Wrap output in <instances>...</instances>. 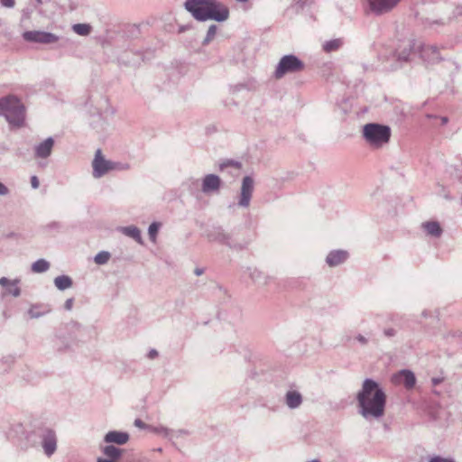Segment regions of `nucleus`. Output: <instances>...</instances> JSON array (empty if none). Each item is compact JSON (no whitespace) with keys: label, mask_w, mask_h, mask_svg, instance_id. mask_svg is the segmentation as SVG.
Instances as JSON below:
<instances>
[{"label":"nucleus","mask_w":462,"mask_h":462,"mask_svg":"<svg viewBox=\"0 0 462 462\" xmlns=\"http://www.w3.org/2000/svg\"><path fill=\"white\" fill-rule=\"evenodd\" d=\"M221 179L216 174H207L202 180L201 190L205 194L218 192Z\"/></svg>","instance_id":"ddd939ff"},{"label":"nucleus","mask_w":462,"mask_h":462,"mask_svg":"<svg viewBox=\"0 0 462 462\" xmlns=\"http://www.w3.org/2000/svg\"><path fill=\"white\" fill-rule=\"evenodd\" d=\"M158 356H159V353L156 349H151L147 354V357L149 359H154V358L158 357Z\"/></svg>","instance_id":"c03bdc74"},{"label":"nucleus","mask_w":462,"mask_h":462,"mask_svg":"<svg viewBox=\"0 0 462 462\" xmlns=\"http://www.w3.org/2000/svg\"><path fill=\"white\" fill-rule=\"evenodd\" d=\"M348 255V252L346 250H332L328 254L326 263L328 266L335 267L345 263Z\"/></svg>","instance_id":"dca6fc26"},{"label":"nucleus","mask_w":462,"mask_h":462,"mask_svg":"<svg viewBox=\"0 0 462 462\" xmlns=\"http://www.w3.org/2000/svg\"><path fill=\"white\" fill-rule=\"evenodd\" d=\"M105 456L107 457V460L116 461L119 459L123 454V449L116 448L113 445H107L102 449Z\"/></svg>","instance_id":"5701e85b"},{"label":"nucleus","mask_w":462,"mask_h":462,"mask_svg":"<svg viewBox=\"0 0 462 462\" xmlns=\"http://www.w3.org/2000/svg\"><path fill=\"white\" fill-rule=\"evenodd\" d=\"M134 424L135 427H137L139 429H145V430H150V426H151V425H148V424L144 423L140 419H135Z\"/></svg>","instance_id":"4c0bfd02"},{"label":"nucleus","mask_w":462,"mask_h":462,"mask_svg":"<svg viewBox=\"0 0 462 462\" xmlns=\"http://www.w3.org/2000/svg\"><path fill=\"white\" fill-rule=\"evenodd\" d=\"M0 116L13 125L20 126L24 121V106L20 99L10 95L0 98Z\"/></svg>","instance_id":"7ed1b4c3"},{"label":"nucleus","mask_w":462,"mask_h":462,"mask_svg":"<svg viewBox=\"0 0 462 462\" xmlns=\"http://www.w3.org/2000/svg\"><path fill=\"white\" fill-rule=\"evenodd\" d=\"M429 462H455L452 458L442 457L440 456H435L431 457Z\"/></svg>","instance_id":"e433bc0d"},{"label":"nucleus","mask_w":462,"mask_h":462,"mask_svg":"<svg viewBox=\"0 0 462 462\" xmlns=\"http://www.w3.org/2000/svg\"><path fill=\"white\" fill-rule=\"evenodd\" d=\"M217 31V26L216 24H211L207 32L206 37L204 38L202 44L208 45L209 44L213 39L215 38Z\"/></svg>","instance_id":"7c9ffc66"},{"label":"nucleus","mask_w":462,"mask_h":462,"mask_svg":"<svg viewBox=\"0 0 462 462\" xmlns=\"http://www.w3.org/2000/svg\"><path fill=\"white\" fill-rule=\"evenodd\" d=\"M236 2H239V3H246L248 2L249 0H236Z\"/></svg>","instance_id":"3c124183"},{"label":"nucleus","mask_w":462,"mask_h":462,"mask_svg":"<svg viewBox=\"0 0 462 462\" xmlns=\"http://www.w3.org/2000/svg\"><path fill=\"white\" fill-rule=\"evenodd\" d=\"M150 431L161 435L163 438L167 439L168 433H169V428L164 426H150Z\"/></svg>","instance_id":"473e14b6"},{"label":"nucleus","mask_w":462,"mask_h":462,"mask_svg":"<svg viewBox=\"0 0 462 462\" xmlns=\"http://www.w3.org/2000/svg\"><path fill=\"white\" fill-rule=\"evenodd\" d=\"M401 0H368L371 11L375 14L390 12Z\"/></svg>","instance_id":"f8f14e48"},{"label":"nucleus","mask_w":462,"mask_h":462,"mask_svg":"<svg viewBox=\"0 0 462 462\" xmlns=\"http://www.w3.org/2000/svg\"><path fill=\"white\" fill-rule=\"evenodd\" d=\"M357 411L365 420H379L384 416L386 394L380 384L366 378L356 393Z\"/></svg>","instance_id":"f257e3e1"},{"label":"nucleus","mask_w":462,"mask_h":462,"mask_svg":"<svg viewBox=\"0 0 462 462\" xmlns=\"http://www.w3.org/2000/svg\"><path fill=\"white\" fill-rule=\"evenodd\" d=\"M442 382H443V378H440V377H433V378L431 379V383H432V384H433L434 386H436V385L439 384V383H442Z\"/></svg>","instance_id":"49530a36"},{"label":"nucleus","mask_w":462,"mask_h":462,"mask_svg":"<svg viewBox=\"0 0 462 462\" xmlns=\"http://www.w3.org/2000/svg\"><path fill=\"white\" fill-rule=\"evenodd\" d=\"M129 440V435L126 432L111 430L108 431L105 437L104 441L106 443H116L117 445H124Z\"/></svg>","instance_id":"aec40b11"},{"label":"nucleus","mask_w":462,"mask_h":462,"mask_svg":"<svg viewBox=\"0 0 462 462\" xmlns=\"http://www.w3.org/2000/svg\"><path fill=\"white\" fill-rule=\"evenodd\" d=\"M23 39L27 42L51 44L59 41V36L44 31H26L23 33Z\"/></svg>","instance_id":"423d86ee"},{"label":"nucleus","mask_w":462,"mask_h":462,"mask_svg":"<svg viewBox=\"0 0 462 462\" xmlns=\"http://www.w3.org/2000/svg\"><path fill=\"white\" fill-rule=\"evenodd\" d=\"M245 273L251 278V280L258 285H267L272 277L264 274L263 272L254 267H248Z\"/></svg>","instance_id":"a211bd4d"},{"label":"nucleus","mask_w":462,"mask_h":462,"mask_svg":"<svg viewBox=\"0 0 462 462\" xmlns=\"http://www.w3.org/2000/svg\"><path fill=\"white\" fill-rule=\"evenodd\" d=\"M396 383H402L408 390L412 389L416 383V377L413 372L403 369L393 375Z\"/></svg>","instance_id":"4468645a"},{"label":"nucleus","mask_w":462,"mask_h":462,"mask_svg":"<svg viewBox=\"0 0 462 462\" xmlns=\"http://www.w3.org/2000/svg\"><path fill=\"white\" fill-rule=\"evenodd\" d=\"M184 6L199 22H224L229 17L228 8L217 0H186Z\"/></svg>","instance_id":"f03ea898"},{"label":"nucleus","mask_w":462,"mask_h":462,"mask_svg":"<svg viewBox=\"0 0 462 462\" xmlns=\"http://www.w3.org/2000/svg\"><path fill=\"white\" fill-rule=\"evenodd\" d=\"M161 226V224L158 222H152L148 228V235L150 237V240L154 242L159 231V228Z\"/></svg>","instance_id":"2f4dec72"},{"label":"nucleus","mask_w":462,"mask_h":462,"mask_svg":"<svg viewBox=\"0 0 462 462\" xmlns=\"http://www.w3.org/2000/svg\"><path fill=\"white\" fill-rule=\"evenodd\" d=\"M343 45L341 39H333L323 43L324 51L329 53L337 51Z\"/></svg>","instance_id":"a878e982"},{"label":"nucleus","mask_w":462,"mask_h":462,"mask_svg":"<svg viewBox=\"0 0 462 462\" xmlns=\"http://www.w3.org/2000/svg\"><path fill=\"white\" fill-rule=\"evenodd\" d=\"M40 437L42 439V446L44 453L48 457L51 456L57 448L55 432L52 430L44 429L41 430Z\"/></svg>","instance_id":"9d476101"},{"label":"nucleus","mask_w":462,"mask_h":462,"mask_svg":"<svg viewBox=\"0 0 462 462\" xmlns=\"http://www.w3.org/2000/svg\"><path fill=\"white\" fill-rule=\"evenodd\" d=\"M306 462H319V459H312L310 461H306Z\"/></svg>","instance_id":"603ef678"},{"label":"nucleus","mask_w":462,"mask_h":462,"mask_svg":"<svg viewBox=\"0 0 462 462\" xmlns=\"http://www.w3.org/2000/svg\"><path fill=\"white\" fill-rule=\"evenodd\" d=\"M189 434V431L185 429L173 430L169 429V433L167 436V439L171 442H174L175 439L184 438Z\"/></svg>","instance_id":"cd10ccee"},{"label":"nucleus","mask_w":462,"mask_h":462,"mask_svg":"<svg viewBox=\"0 0 462 462\" xmlns=\"http://www.w3.org/2000/svg\"><path fill=\"white\" fill-rule=\"evenodd\" d=\"M425 232L434 237H439L442 234V228L437 221H429L422 224Z\"/></svg>","instance_id":"4be33fe9"},{"label":"nucleus","mask_w":462,"mask_h":462,"mask_svg":"<svg viewBox=\"0 0 462 462\" xmlns=\"http://www.w3.org/2000/svg\"><path fill=\"white\" fill-rule=\"evenodd\" d=\"M9 192V189L0 181V196H7Z\"/></svg>","instance_id":"a19ab883"},{"label":"nucleus","mask_w":462,"mask_h":462,"mask_svg":"<svg viewBox=\"0 0 462 462\" xmlns=\"http://www.w3.org/2000/svg\"><path fill=\"white\" fill-rule=\"evenodd\" d=\"M254 189V180L251 176H245L242 180L240 194L238 197L237 205L240 208H247L250 206V201Z\"/></svg>","instance_id":"0eeeda50"},{"label":"nucleus","mask_w":462,"mask_h":462,"mask_svg":"<svg viewBox=\"0 0 462 462\" xmlns=\"http://www.w3.org/2000/svg\"><path fill=\"white\" fill-rule=\"evenodd\" d=\"M97 462H116V461L107 460V459H105V458H98Z\"/></svg>","instance_id":"09e8293b"},{"label":"nucleus","mask_w":462,"mask_h":462,"mask_svg":"<svg viewBox=\"0 0 462 462\" xmlns=\"http://www.w3.org/2000/svg\"><path fill=\"white\" fill-rule=\"evenodd\" d=\"M383 333L386 337H393L397 335V330L393 328H387L383 329Z\"/></svg>","instance_id":"c9c22d12"},{"label":"nucleus","mask_w":462,"mask_h":462,"mask_svg":"<svg viewBox=\"0 0 462 462\" xmlns=\"http://www.w3.org/2000/svg\"><path fill=\"white\" fill-rule=\"evenodd\" d=\"M50 263L45 259H39L32 264V271L35 273H42L48 271Z\"/></svg>","instance_id":"bb28decb"},{"label":"nucleus","mask_w":462,"mask_h":462,"mask_svg":"<svg viewBox=\"0 0 462 462\" xmlns=\"http://www.w3.org/2000/svg\"><path fill=\"white\" fill-rule=\"evenodd\" d=\"M207 238L211 242H217L229 247H236L232 244L231 235L226 233L222 226H213L207 231Z\"/></svg>","instance_id":"1a4fd4ad"},{"label":"nucleus","mask_w":462,"mask_h":462,"mask_svg":"<svg viewBox=\"0 0 462 462\" xmlns=\"http://www.w3.org/2000/svg\"><path fill=\"white\" fill-rule=\"evenodd\" d=\"M31 185H32V188L34 189L39 188L40 182H39L37 176L31 177Z\"/></svg>","instance_id":"79ce46f5"},{"label":"nucleus","mask_w":462,"mask_h":462,"mask_svg":"<svg viewBox=\"0 0 462 462\" xmlns=\"http://www.w3.org/2000/svg\"><path fill=\"white\" fill-rule=\"evenodd\" d=\"M111 167H113V171H126L130 169V165L128 163H120L116 162H112Z\"/></svg>","instance_id":"f704fd0d"},{"label":"nucleus","mask_w":462,"mask_h":462,"mask_svg":"<svg viewBox=\"0 0 462 462\" xmlns=\"http://www.w3.org/2000/svg\"><path fill=\"white\" fill-rule=\"evenodd\" d=\"M72 30L79 35L87 36L91 32V26L88 23H76Z\"/></svg>","instance_id":"c85d7f7f"},{"label":"nucleus","mask_w":462,"mask_h":462,"mask_svg":"<svg viewBox=\"0 0 462 462\" xmlns=\"http://www.w3.org/2000/svg\"><path fill=\"white\" fill-rule=\"evenodd\" d=\"M112 161L106 160L102 155V152L100 149H97L94 160L92 162L93 168V177L95 179H99L108 171H113Z\"/></svg>","instance_id":"6e6552de"},{"label":"nucleus","mask_w":462,"mask_h":462,"mask_svg":"<svg viewBox=\"0 0 462 462\" xmlns=\"http://www.w3.org/2000/svg\"><path fill=\"white\" fill-rule=\"evenodd\" d=\"M356 340L363 346L366 345L368 343V339L364 337L363 335L359 334L356 337Z\"/></svg>","instance_id":"37998d69"},{"label":"nucleus","mask_w":462,"mask_h":462,"mask_svg":"<svg viewBox=\"0 0 462 462\" xmlns=\"http://www.w3.org/2000/svg\"><path fill=\"white\" fill-rule=\"evenodd\" d=\"M194 273L197 276H200V275H202L204 273V269H202V268H196L194 270Z\"/></svg>","instance_id":"de8ad7c7"},{"label":"nucleus","mask_w":462,"mask_h":462,"mask_svg":"<svg viewBox=\"0 0 462 462\" xmlns=\"http://www.w3.org/2000/svg\"><path fill=\"white\" fill-rule=\"evenodd\" d=\"M72 306H73V299H68L66 300L65 303H64V308L67 310H70L72 309Z\"/></svg>","instance_id":"a18cd8bd"},{"label":"nucleus","mask_w":462,"mask_h":462,"mask_svg":"<svg viewBox=\"0 0 462 462\" xmlns=\"http://www.w3.org/2000/svg\"><path fill=\"white\" fill-rule=\"evenodd\" d=\"M303 402L302 395L296 390H290L284 396V402L288 408L294 410L299 408Z\"/></svg>","instance_id":"6ab92c4d"},{"label":"nucleus","mask_w":462,"mask_h":462,"mask_svg":"<svg viewBox=\"0 0 462 462\" xmlns=\"http://www.w3.org/2000/svg\"><path fill=\"white\" fill-rule=\"evenodd\" d=\"M448 117H446V116H443V117L441 118V123H442V125H446V124L448 123Z\"/></svg>","instance_id":"8fccbe9b"},{"label":"nucleus","mask_w":462,"mask_h":462,"mask_svg":"<svg viewBox=\"0 0 462 462\" xmlns=\"http://www.w3.org/2000/svg\"><path fill=\"white\" fill-rule=\"evenodd\" d=\"M119 231L123 235L133 238L137 243L143 244L141 231H140V229L137 226H122V227L119 228Z\"/></svg>","instance_id":"412c9836"},{"label":"nucleus","mask_w":462,"mask_h":462,"mask_svg":"<svg viewBox=\"0 0 462 462\" xmlns=\"http://www.w3.org/2000/svg\"><path fill=\"white\" fill-rule=\"evenodd\" d=\"M421 58L428 62H437L441 60L438 47L434 45H423L420 49Z\"/></svg>","instance_id":"f3484780"},{"label":"nucleus","mask_w":462,"mask_h":462,"mask_svg":"<svg viewBox=\"0 0 462 462\" xmlns=\"http://www.w3.org/2000/svg\"><path fill=\"white\" fill-rule=\"evenodd\" d=\"M110 253L107 251H101L96 254L94 261L98 265L106 264L110 259Z\"/></svg>","instance_id":"c756f323"},{"label":"nucleus","mask_w":462,"mask_h":462,"mask_svg":"<svg viewBox=\"0 0 462 462\" xmlns=\"http://www.w3.org/2000/svg\"><path fill=\"white\" fill-rule=\"evenodd\" d=\"M229 166L234 167L238 170L241 168V162H236L233 160H227L220 164V170L223 171L224 169H226V167H229Z\"/></svg>","instance_id":"72a5a7b5"},{"label":"nucleus","mask_w":462,"mask_h":462,"mask_svg":"<svg viewBox=\"0 0 462 462\" xmlns=\"http://www.w3.org/2000/svg\"><path fill=\"white\" fill-rule=\"evenodd\" d=\"M413 49V44L411 41L403 42V47L402 51H398L397 60L399 61H407L408 57L411 54V50Z\"/></svg>","instance_id":"393cba45"},{"label":"nucleus","mask_w":462,"mask_h":462,"mask_svg":"<svg viewBox=\"0 0 462 462\" xmlns=\"http://www.w3.org/2000/svg\"><path fill=\"white\" fill-rule=\"evenodd\" d=\"M72 279L68 275H60L54 279V285L60 291H65L72 286Z\"/></svg>","instance_id":"b1692460"},{"label":"nucleus","mask_w":462,"mask_h":462,"mask_svg":"<svg viewBox=\"0 0 462 462\" xmlns=\"http://www.w3.org/2000/svg\"><path fill=\"white\" fill-rule=\"evenodd\" d=\"M363 136L369 145L380 148L389 142L391 128L387 125L369 123L363 128Z\"/></svg>","instance_id":"20e7f679"},{"label":"nucleus","mask_w":462,"mask_h":462,"mask_svg":"<svg viewBox=\"0 0 462 462\" xmlns=\"http://www.w3.org/2000/svg\"><path fill=\"white\" fill-rule=\"evenodd\" d=\"M304 68L305 65L302 60L293 54H288L281 58L273 75L275 79H280L286 74L300 72Z\"/></svg>","instance_id":"39448f33"},{"label":"nucleus","mask_w":462,"mask_h":462,"mask_svg":"<svg viewBox=\"0 0 462 462\" xmlns=\"http://www.w3.org/2000/svg\"><path fill=\"white\" fill-rule=\"evenodd\" d=\"M20 280L15 279L10 281L6 277L0 278V286L5 289L3 296L12 295L14 297H19L21 295V289L18 286Z\"/></svg>","instance_id":"2eb2a0df"},{"label":"nucleus","mask_w":462,"mask_h":462,"mask_svg":"<svg viewBox=\"0 0 462 462\" xmlns=\"http://www.w3.org/2000/svg\"><path fill=\"white\" fill-rule=\"evenodd\" d=\"M28 314L32 319H38L42 316V313L36 311L34 308H31Z\"/></svg>","instance_id":"ea45409f"},{"label":"nucleus","mask_w":462,"mask_h":462,"mask_svg":"<svg viewBox=\"0 0 462 462\" xmlns=\"http://www.w3.org/2000/svg\"><path fill=\"white\" fill-rule=\"evenodd\" d=\"M0 4L4 7L13 8L15 5V1L14 0H0Z\"/></svg>","instance_id":"58836bf2"},{"label":"nucleus","mask_w":462,"mask_h":462,"mask_svg":"<svg viewBox=\"0 0 462 462\" xmlns=\"http://www.w3.org/2000/svg\"><path fill=\"white\" fill-rule=\"evenodd\" d=\"M55 141L52 137H48L33 147V155L35 159H47L51 156Z\"/></svg>","instance_id":"9b49d317"}]
</instances>
